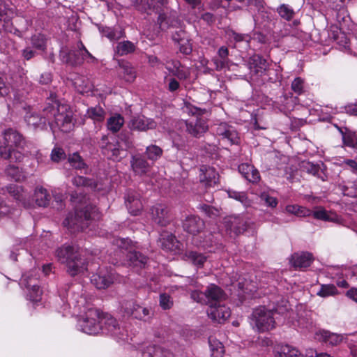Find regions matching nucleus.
Wrapping results in <instances>:
<instances>
[{
	"label": "nucleus",
	"instance_id": "obj_1",
	"mask_svg": "<svg viewBox=\"0 0 357 357\" xmlns=\"http://www.w3.org/2000/svg\"><path fill=\"white\" fill-rule=\"evenodd\" d=\"M43 116H40L37 113L29 112L24 116L28 126L33 128H43L46 122L52 126L53 123L61 131L68 132L74 126L73 113L67 105H60L54 102L47 106L43 110Z\"/></svg>",
	"mask_w": 357,
	"mask_h": 357
},
{
	"label": "nucleus",
	"instance_id": "obj_2",
	"mask_svg": "<svg viewBox=\"0 0 357 357\" xmlns=\"http://www.w3.org/2000/svg\"><path fill=\"white\" fill-rule=\"evenodd\" d=\"M167 2V0H134V5L141 13L147 15L158 13V23L160 29L164 31L170 27L176 28V30L172 33V40L175 43H181L189 37L183 29L180 20L175 15L167 17L165 14L160 13V7L165 6Z\"/></svg>",
	"mask_w": 357,
	"mask_h": 357
},
{
	"label": "nucleus",
	"instance_id": "obj_3",
	"mask_svg": "<svg viewBox=\"0 0 357 357\" xmlns=\"http://www.w3.org/2000/svg\"><path fill=\"white\" fill-rule=\"evenodd\" d=\"M55 257L66 265V271L70 276L84 273L87 270L88 262L79 248L64 244L55 250Z\"/></svg>",
	"mask_w": 357,
	"mask_h": 357
},
{
	"label": "nucleus",
	"instance_id": "obj_4",
	"mask_svg": "<svg viewBox=\"0 0 357 357\" xmlns=\"http://www.w3.org/2000/svg\"><path fill=\"white\" fill-rule=\"evenodd\" d=\"M287 305H284V310L277 307L273 310H268L264 306L255 309L251 315L250 324L259 332H265L272 330L275 326V313L283 314L287 311Z\"/></svg>",
	"mask_w": 357,
	"mask_h": 357
},
{
	"label": "nucleus",
	"instance_id": "obj_5",
	"mask_svg": "<svg viewBox=\"0 0 357 357\" xmlns=\"http://www.w3.org/2000/svg\"><path fill=\"white\" fill-rule=\"evenodd\" d=\"M98 218V209L96 207L86 206L84 210L76 207L75 213H69L63 224L71 232H76L87 227L90 220Z\"/></svg>",
	"mask_w": 357,
	"mask_h": 357
},
{
	"label": "nucleus",
	"instance_id": "obj_6",
	"mask_svg": "<svg viewBox=\"0 0 357 357\" xmlns=\"http://www.w3.org/2000/svg\"><path fill=\"white\" fill-rule=\"evenodd\" d=\"M115 245L126 252V264L130 266L143 268L147 263V257L135 250V244L129 238H119L114 241Z\"/></svg>",
	"mask_w": 357,
	"mask_h": 357
},
{
	"label": "nucleus",
	"instance_id": "obj_7",
	"mask_svg": "<svg viewBox=\"0 0 357 357\" xmlns=\"http://www.w3.org/2000/svg\"><path fill=\"white\" fill-rule=\"evenodd\" d=\"M100 324L102 325L100 333L114 336L119 340H128L126 330L121 327L118 321L109 314L100 313Z\"/></svg>",
	"mask_w": 357,
	"mask_h": 357
},
{
	"label": "nucleus",
	"instance_id": "obj_8",
	"mask_svg": "<svg viewBox=\"0 0 357 357\" xmlns=\"http://www.w3.org/2000/svg\"><path fill=\"white\" fill-rule=\"evenodd\" d=\"M100 312L97 309H89L84 317L78 321L79 328L89 335L100 333L102 325L100 324Z\"/></svg>",
	"mask_w": 357,
	"mask_h": 357
},
{
	"label": "nucleus",
	"instance_id": "obj_9",
	"mask_svg": "<svg viewBox=\"0 0 357 357\" xmlns=\"http://www.w3.org/2000/svg\"><path fill=\"white\" fill-rule=\"evenodd\" d=\"M63 61L71 65H81L83 61L89 58L92 62L96 61V59L86 50L82 41L77 44L76 50H71L68 52H62L61 54Z\"/></svg>",
	"mask_w": 357,
	"mask_h": 357
},
{
	"label": "nucleus",
	"instance_id": "obj_10",
	"mask_svg": "<svg viewBox=\"0 0 357 357\" xmlns=\"http://www.w3.org/2000/svg\"><path fill=\"white\" fill-rule=\"evenodd\" d=\"M38 283L36 270L23 275L20 280L21 285H24L29 290V299L34 302L39 301L42 294Z\"/></svg>",
	"mask_w": 357,
	"mask_h": 357
},
{
	"label": "nucleus",
	"instance_id": "obj_11",
	"mask_svg": "<svg viewBox=\"0 0 357 357\" xmlns=\"http://www.w3.org/2000/svg\"><path fill=\"white\" fill-rule=\"evenodd\" d=\"M116 280L115 272L112 268H101L91 276V283L99 289L109 287Z\"/></svg>",
	"mask_w": 357,
	"mask_h": 357
},
{
	"label": "nucleus",
	"instance_id": "obj_12",
	"mask_svg": "<svg viewBox=\"0 0 357 357\" xmlns=\"http://www.w3.org/2000/svg\"><path fill=\"white\" fill-rule=\"evenodd\" d=\"M1 137L2 140L0 139V142L3 146H7L8 148L24 149L26 144L22 135L17 130L11 128L5 129L2 132Z\"/></svg>",
	"mask_w": 357,
	"mask_h": 357
},
{
	"label": "nucleus",
	"instance_id": "obj_13",
	"mask_svg": "<svg viewBox=\"0 0 357 357\" xmlns=\"http://www.w3.org/2000/svg\"><path fill=\"white\" fill-rule=\"evenodd\" d=\"M180 128L185 126L186 132L192 137L199 138L205 133L208 126L206 120L203 118H197L195 121H181L178 122Z\"/></svg>",
	"mask_w": 357,
	"mask_h": 357
},
{
	"label": "nucleus",
	"instance_id": "obj_14",
	"mask_svg": "<svg viewBox=\"0 0 357 357\" xmlns=\"http://www.w3.org/2000/svg\"><path fill=\"white\" fill-rule=\"evenodd\" d=\"M153 222L160 227H165L172 220V215L167 206L162 204H157L151 208Z\"/></svg>",
	"mask_w": 357,
	"mask_h": 357
},
{
	"label": "nucleus",
	"instance_id": "obj_15",
	"mask_svg": "<svg viewBox=\"0 0 357 357\" xmlns=\"http://www.w3.org/2000/svg\"><path fill=\"white\" fill-rule=\"evenodd\" d=\"M205 295L206 305L208 307L220 304L227 298L225 291L220 287L214 284H211L206 287Z\"/></svg>",
	"mask_w": 357,
	"mask_h": 357
},
{
	"label": "nucleus",
	"instance_id": "obj_16",
	"mask_svg": "<svg viewBox=\"0 0 357 357\" xmlns=\"http://www.w3.org/2000/svg\"><path fill=\"white\" fill-rule=\"evenodd\" d=\"M207 314L208 317L213 321L221 324L231 316V310L225 304L220 303L209 307Z\"/></svg>",
	"mask_w": 357,
	"mask_h": 357
},
{
	"label": "nucleus",
	"instance_id": "obj_17",
	"mask_svg": "<svg viewBox=\"0 0 357 357\" xmlns=\"http://www.w3.org/2000/svg\"><path fill=\"white\" fill-rule=\"evenodd\" d=\"M225 225L229 234L238 235L247 229V224L243 218L238 216H229L225 219Z\"/></svg>",
	"mask_w": 357,
	"mask_h": 357
},
{
	"label": "nucleus",
	"instance_id": "obj_18",
	"mask_svg": "<svg viewBox=\"0 0 357 357\" xmlns=\"http://www.w3.org/2000/svg\"><path fill=\"white\" fill-rule=\"evenodd\" d=\"M102 153L109 160L120 161L126 156V150L123 149L120 144L116 143H107L102 147Z\"/></svg>",
	"mask_w": 357,
	"mask_h": 357
},
{
	"label": "nucleus",
	"instance_id": "obj_19",
	"mask_svg": "<svg viewBox=\"0 0 357 357\" xmlns=\"http://www.w3.org/2000/svg\"><path fill=\"white\" fill-rule=\"evenodd\" d=\"M204 222L198 216L190 215L183 221V228L188 234L196 235L204 228Z\"/></svg>",
	"mask_w": 357,
	"mask_h": 357
},
{
	"label": "nucleus",
	"instance_id": "obj_20",
	"mask_svg": "<svg viewBox=\"0 0 357 357\" xmlns=\"http://www.w3.org/2000/svg\"><path fill=\"white\" fill-rule=\"evenodd\" d=\"M199 172V181L206 187H212L218 183L219 176L214 167L202 166Z\"/></svg>",
	"mask_w": 357,
	"mask_h": 357
},
{
	"label": "nucleus",
	"instance_id": "obj_21",
	"mask_svg": "<svg viewBox=\"0 0 357 357\" xmlns=\"http://www.w3.org/2000/svg\"><path fill=\"white\" fill-rule=\"evenodd\" d=\"M216 133L222 139L227 140L231 144L238 143L239 137L237 131L234 127L226 123H221L218 126Z\"/></svg>",
	"mask_w": 357,
	"mask_h": 357
},
{
	"label": "nucleus",
	"instance_id": "obj_22",
	"mask_svg": "<svg viewBox=\"0 0 357 357\" xmlns=\"http://www.w3.org/2000/svg\"><path fill=\"white\" fill-rule=\"evenodd\" d=\"M125 202L129 213L137 215L143 208L139 195L134 191H128L125 197Z\"/></svg>",
	"mask_w": 357,
	"mask_h": 357
},
{
	"label": "nucleus",
	"instance_id": "obj_23",
	"mask_svg": "<svg viewBox=\"0 0 357 357\" xmlns=\"http://www.w3.org/2000/svg\"><path fill=\"white\" fill-rule=\"evenodd\" d=\"M157 126L156 122L144 116L134 117L129 123V126L132 130L146 131L149 129H154Z\"/></svg>",
	"mask_w": 357,
	"mask_h": 357
},
{
	"label": "nucleus",
	"instance_id": "obj_24",
	"mask_svg": "<svg viewBox=\"0 0 357 357\" xmlns=\"http://www.w3.org/2000/svg\"><path fill=\"white\" fill-rule=\"evenodd\" d=\"M313 261L312 255L310 252H302L294 253L290 259V264L295 268H305L310 266Z\"/></svg>",
	"mask_w": 357,
	"mask_h": 357
},
{
	"label": "nucleus",
	"instance_id": "obj_25",
	"mask_svg": "<svg viewBox=\"0 0 357 357\" xmlns=\"http://www.w3.org/2000/svg\"><path fill=\"white\" fill-rule=\"evenodd\" d=\"M293 319L292 324L294 326L308 330L313 326L312 312L310 311L299 310L295 317H293Z\"/></svg>",
	"mask_w": 357,
	"mask_h": 357
},
{
	"label": "nucleus",
	"instance_id": "obj_26",
	"mask_svg": "<svg viewBox=\"0 0 357 357\" xmlns=\"http://www.w3.org/2000/svg\"><path fill=\"white\" fill-rule=\"evenodd\" d=\"M22 149L15 147L8 148L7 146H3L0 142V157L3 159H10L14 162H21L24 157V154L21 151Z\"/></svg>",
	"mask_w": 357,
	"mask_h": 357
},
{
	"label": "nucleus",
	"instance_id": "obj_27",
	"mask_svg": "<svg viewBox=\"0 0 357 357\" xmlns=\"http://www.w3.org/2000/svg\"><path fill=\"white\" fill-rule=\"evenodd\" d=\"M238 172L248 181L257 183L260 178L259 171L252 165L243 163L238 166Z\"/></svg>",
	"mask_w": 357,
	"mask_h": 357
},
{
	"label": "nucleus",
	"instance_id": "obj_28",
	"mask_svg": "<svg viewBox=\"0 0 357 357\" xmlns=\"http://www.w3.org/2000/svg\"><path fill=\"white\" fill-rule=\"evenodd\" d=\"M268 66L266 60L259 55H254L249 61V68L256 75H262L266 70Z\"/></svg>",
	"mask_w": 357,
	"mask_h": 357
},
{
	"label": "nucleus",
	"instance_id": "obj_29",
	"mask_svg": "<svg viewBox=\"0 0 357 357\" xmlns=\"http://www.w3.org/2000/svg\"><path fill=\"white\" fill-rule=\"evenodd\" d=\"M301 168L303 172L317 176L323 181H327L328 179L327 174L319 165L314 164L311 162H303Z\"/></svg>",
	"mask_w": 357,
	"mask_h": 357
},
{
	"label": "nucleus",
	"instance_id": "obj_30",
	"mask_svg": "<svg viewBox=\"0 0 357 357\" xmlns=\"http://www.w3.org/2000/svg\"><path fill=\"white\" fill-rule=\"evenodd\" d=\"M160 241L164 250L176 252L181 249L180 242L172 234H162Z\"/></svg>",
	"mask_w": 357,
	"mask_h": 357
},
{
	"label": "nucleus",
	"instance_id": "obj_31",
	"mask_svg": "<svg viewBox=\"0 0 357 357\" xmlns=\"http://www.w3.org/2000/svg\"><path fill=\"white\" fill-rule=\"evenodd\" d=\"M8 192L16 200H18L22 204L25 208H29L31 204L29 202H26V194L24 192L23 189L17 185H10L7 187Z\"/></svg>",
	"mask_w": 357,
	"mask_h": 357
},
{
	"label": "nucleus",
	"instance_id": "obj_32",
	"mask_svg": "<svg viewBox=\"0 0 357 357\" xmlns=\"http://www.w3.org/2000/svg\"><path fill=\"white\" fill-rule=\"evenodd\" d=\"M218 55L219 58L215 57L213 59L216 70H221L222 69L228 67V48L225 46L220 47L218 51Z\"/></svg>",
	"mask_w": 357,
	"mask_h": 357
},
{
	"label": "nucleus",
	"instance_id": "obj_33",
	"mask_svg": "<svg viewBox=\"0 0 357 357\" xmlns=\"http://www.w3.org/2000/svg\"><path fill=\"white\" fill-rule=\"evenodd\" d=\"M99 30L104 36L110 40H117L124 36V31L120 26L114 28L102 26L99 27Z\"/></svg>",
	"mask_w": 357,
	"mask_h": 357
},
{
	"label": "nucleus",
	"instance_id": "obj_34",
	"mask_svg": "<svg viewBox=\"0 0 357 357\" xmlns=\"http://www.w3.org/2000/svg\"><path fill=\"white\" fill-rule=\"evenodd\" d=\"M123 124L124 119L119 114H115L111 116L107 121V128L113 133L119 131Z\"/></svg>",
	"mask_w": 357,
	"mask_h": 357
},
{
	"label": "nucleus",
	"instance_id": "obj_35",
	"mask_svg": "<svg viewBox=\"0 0 357 357\" xmlns=\"http://www.w3.org/2000/svg\"><path fill=\"white\" fill-rule=\"evenodd\" d=\"M277 354V357H305L296 348L289 344L279 346Z\"/></svg>",
	"mask_w": 357,
	"mask_h": 357
},
{
	"label": "nucleus",
	"instance_id": "obj_36",
	"mask_svg": "<svg viewBox=\"0 0 357 357\" xmlns=\"http://www.w3.org/2000/svg\"><path fill=\"white\" fill-rule=\"evenodd\" d=\"M34 199L38 206L45 207L50 202V196L47 194L46 189L43 187H37L34 192Z\"/></svg>",
	"mask_w": 357,
	"mask_h": 357
},
{
	"label": "nucleus",
	"instance_id": "obj_37",
	"mask_svg": "<svg viewBox=\"0 0 357 357\" xmlns=\"http://www.w3.org/2000/svg\"><path fill=\"white\" fill-rule=\"evenodd\" d=\"M209 347L211 357H222L225 354L224 347L219 340L210 337L208 338Z\"/></svg>",
	"mask_w": 357,
	"mask_h": 357
},
{
	"label": "nucleus",
	"instance_id": "obj_38",
	"mask_svg": "<svg viewBox=\"0 0 357 357\" xmlns=\"http://www.w3.org/2000/svg\"><path fill=\"white\" fill-rule=\"evenodd\" d=\"M313 217L317 220L324 221L334 222L337 220L335 213L327 211L322 207H317L314 211H312Z\"/></svg>",
	"mask_w": 357,
	"mask_h": 357
},
{
	"label": "nucleus",
	"instance_id": "obj_39",
	"mask_svg": "<svg viewBox=\"0 0 357 357\" xmlns=\"http://www.w3.org/2000/svg\"><path fill=\"white\" fill-rule=\"evenodd\" d=\"M120 73L123 75L126 82H132L135 79V71L130 64L126 61L119 63Z\"/></svg>",
	"mask_w": 357,
	"mask_h": 357
},
{
	"label": "nucleus",
	"instance_id": "obj_40",
	"mask_svg": "<svg viewBox=\"0 0 357 357\" xmlns=\"http://www.w3.org/2000/svg\"><path fill=\"white\" fill-rule=\"evenodd\" d=\"M131 166L136 174H142L146 172L149 167V164L144 158L135 156L132 157Z\"/></svg>",
	"mask_w": 357,
	"mask_h": 357
},
{
	"label": "nucleus",
	"instance_id": "obj_41",
	"mask_svg": "<svg viewBox=\"0 0 357 357\" xmlns=\"http://www.w3.org/2000/svg\"><path fill=\"white\" fill-rule=\"evenodd\" d=\"M188 261L197 266H202L206 261L207 257L196 251H189L185 253Z\"/></svg>",
	"mask_w": 357,
	"mask_h": 357
},
{
	"label": "nucleus",
	"instance_id": "obj_42",
	"mask_svg": "<svg viewBox=\"0 0 357 357\" xmlns=\"http://www.w3.org/2000/svg\"><path fill=\"white\" fill-rule=\"evenodd\" d=\"M320 335L323 341L331 345H337L343 340L341 335L331 333L328 331H320Z\"/></svg>",
	"mask_w": 357,
	"mask_h": 357
},
{
	"label": "nucleus",
	"instance_id": "obj_43",
	"mask_svg": "<svg viewBox=\"0 0 357 357\" xmlns=\"http://www.w3.org/2000/svg\"><path fill=\"white\" fill-rule=\"evenodd\" d=\"M286 211L298 217H308L312 215V211L304 206L298 205H288L286 206Z\"/></svg>",
	"mask_w": 357,
	"mask_h": 357
},
{
	"label": "nucleus",
	"instance_id": "obj_44",
	"mask_svg": "<svg viewBox=\"0 0 357 357\" xmlns=\"http://www.w3.org/2000/svg\"><path fill=\"white\" fill-rule=\"evenodd\" d=\"M143 357H168L162 348L156 345H150L142 353Z\"/></svg>",
	"mask_w": 357,
	"mask_h": 357
},
{
	"label": "nucleus",
	"instance_id": "obj_45",
	"mask_svg": "<svg viewBox=\"0 0 357 357\" xmlns=\"http://www.w3.org/2000/svg\"><path fill=\"white\" fill-rule=\"evenodd\" d=\"M86 116L95 122H101L105 117V112L99 106L90 107L87 109Z\"/></svg>",
	"mask_w": 357,
	"mask_h": 357
},
{
	"label": "nucleus",
	"instance_id": "obj_46",
	"mask_svg": "<svg viewBox=\"0 0 357 357\" xmlns=\"http://www.w3.org/2000/svg\"><path fill=\"white\" fill-rule=\"evenodd\" d=\"M342 136L343 144L345 146H348L352 149L357 148V136L355 133L351 132H344L340 129Z\"/></svg>",
	"mask_w": 357,
	"mask_h": 357
},
{
	"label": "nucleus",
	"instance_id": "obj_47",
	"mask_svg": "<svg viewBox=\"0 0 357 357\" xmlns=\"http://www.w3.org/2000/svg\"><path fill=\"white\" fill-rule=\"evenodd\" d=\"M32 46L38 50L44 51L46 49L47 38L42 33H36L31 36Z\"/></svg>",
	"mask_w": 357,
	"mask_h": 357
},
{
	"label": "nucleus",
	"instance_id": "obj_48",
	"mask_svg": "<svg viewBox=\"0 0 357 357\" xmlns=\"http://www.w3.org/2000/svg\"><path fill=\"white\" fill-rule=\"evenodd\" d=\"M338 294V290L334 284H321L317 295L321 297L335 296Z\"/></svg>",
	"mask_w": 357,
	"mask_h": 357
},
{
	"label": "nucleus",
	"instance_id": "obj_49",
	"mask_svg": "<svg viewBox=\"0 0 357 357\" xmlns=\"http://www.w3.org/2000/svg\"><path fill=\"white\" fill-rule=\"evenodd\" d=\"M277 11L282 18L287 21L291 20L295 15L294 9L287 4L280 5L278 8Z\"/></svg>",
	"mask_w": 357,
	"mask_h": 357
},
{
	"label": "nucleus",
	"instance_id": "obj_50",
	"mask_svg": "<svg viewBox=\"0 0 357 357\" xmlns=\"http://www.w3.org/2000/svg\"><path fill=\"white\" fill-rule=\"evenodd\" d=\"M197 208L210 218H215L220 215V211L206 204H199Z\"/></svg>",
	"mask_w": 357,
	"mask_h": 357
},
{
	"label": "nucleus",
	"instance_id": "obj_51",
	"mask_svg": "<svg viewBox=\"0 0 357 357\" xmlns=\"http://www.w3.org/2000/svg\"><path fill=\"white\" fill-rule=\"evenodd\" d=\"M68 160L70 165L75 169H82L86 167V164L77 153L69 155Z\"/></svg>",
	"mask_w": 357,
	"mask_h": 357
},
{
	"label": "nucleus",
	"instance_id": "obj_52",
	"mask_svg": "<svg viewBox=\"0 0 357 357\" xmlns=\"http://www.w3.org/2000/svg\"><path fill=\"white\" fill-rule=\"evenodd\" d=\"M226 33L229 40H233L236 43L242 41L249 43L251 39L250 35L245 33H238L231 29L227 31Z\"/></svg>",
	"mask_w": 357,
	"mask_h": 357
},
{
	"label": "nucleus",
	"instance_id": "obj_53",
	"mask_svg": "<svg viewBox=\"0 0 357 357\" xmlns=\"http://www.w3.org/2000/svg\"><path fill=\"white\" fill-rule=\"evenodd\" d=\"M116 50L119 55H125L132 52L135 50V46L130 41H123L117 45Z\"/></svg>",
	"mask_w": 357,
	"mask_h": 357
},
{
	"label": "nucleus",
	"instance_id": "obj_54",
	"mask_svg": "<svg viewBox=\"0 0 357 357\" xmlns=\"http://www.w3.org/2000/svg\"><path fill=\"white\" fill-rule=\"evenodd\" d=\"M162 150L156 145H151L146 148V154L147 158L152 160L155 161L162 155Z\"/></svg>",
	"mask_w": 357,
	"mask_h": 357
},
{
	"label": "nucleus",
	"instance_id": "obj_55",
	"mask_svg": "<svg viewBox=\"0 0 357 357\" xmlns=\"http://www.w3.org/2000/svg\"><path fill=\"white\" fill-rule=\"evenodd\" d=\"M6 173L16 181H20L24 178V176L19 167L13 165L8 166L6 169Z\"/></svg>",
	"mask_w": 357,
	"mask_h": 357
},
{
	"label": "nucleus",
	"instance_id": "obj_56",
	"mask_svg": "<svg viewBox=\"0 0 357 357\" xmlns=\"http://www.w3.org/2000/svg\"><path fill=\"white\" fill-rule=\"evenodd\" d=\"M73 183L76 186H88L91 188H96V185L93 180L81 176H75L73 179Z\"/></svg>",
	"mask_w": 357,
	"mask_h": 357
},
{
	"label": "nucleus",
	"instance_id": "obj_57",
	"mask_svg": "<svg viewBox=\"0 0 357 357\" xmlns=\"http://www.w3.org/2000/svg\"><path fill=\"white\" fill-rule=\"evenodd\" d=\"M137 304L134 301H124L121 304V310L126 316H132Z\"/></svg>",
	"mask_w": 357,
	"mask_h": 357
},
{
	"label": "nucleus",
	"instance_id": "obj_58",
	"mask_svg": "<svg viewBox=\"0 0 357 357\" xmlns=\"http://www.w3.org/2000/svg\"><path fill=\"white\" fill-rule=\"evenodd\" d=\"M150 315H151V310L150 309L140 306L138 305L135 311L133 313L132 317L137 319L146 320V319H149L150 317Z\"/></svg>",
	"mask_w": 357,
	"mask_h": 357
},
{
	"label": "nucleus",
	"instance_id": "obj_59",
	"mask_svg": "<svg viewBox=\"0 0 357 357\" xmlns=\"http://www.w3.org/2000/svg\"><path fill=\"white\" fill-rule=\"evenodd\" d=\"M333 38L334 40H335L337 43L342 46L343 48L346 49L349 47V40L347 38L346 35L340 31H337L336 33L333 32Z\"/></svg>",
	"mask_w": 357,
	"mask_h": 357
},
{
	"label": "nucleus",
	"instance_id": "obj_60",
	"mask_svg": "<svg viewBox=\"0 0 357 357\" xmlns=\"http://www.w3.org/2000/svg\"><path fill=\"white\" fill-rule=\"evenodd\" d=\"M292 91L298 95L302 94L305 91L304 80L301 77H296L291 83Z\"/></svg>",
	"mask_w": 357,
	"mask_h": 357
},
{
	"label": "nucleus",
	"instance_id": "obj_61",
	"mask_svg": "<svg viewBox=\"0 0 357 357\" xmlns=\"http://www.w3.org/2000/svg\"><path fill=\"white\" fill-rule=\"evenodd\" d=\"M66 153L62 148L54 147L51 153V159L52 161L58 162L66 158Z\"/></svg>",
	"mask_w": 357,
	"mask_h": 357
},
{
	"label": "nucleus",
	"instance_id": "obj_62",
	"mask_svg": "<svg viewBox=\"0 0 357 357\" xmlns=\"http://www.w3.org/2000/svg\"><path fill=\"white\" fill-rule=\"evenodd\" d=\"M160 305L163 310L170 309L173 305V301L169 295L164 293L160 295Z\"/></svg>",
	"mask_w": 357,
	"mask_h": 357
},
{
	"label": "nucleus",
	"instance_id": "obj_63",
	"mask_svg": "<svg viewBox=\"0 0 357 357\" xmlns=\"http://www.w3.org/2000/svg\"><path fill=\"white\" fill-rule=\"evenodd\" d=\"M228 195L229 197L235 199L243 204H246L248 202V197L245 192H236L234 190H228Z\"/></svg>",
	"mask_w": 357,
	"mask_h": 357
},
{
	"label": "nucleus",
	"instance_id": "obj_64",
	"mask_svg": "<svg viewBox=\"0 0 357 357\" xmlns=\"http://www.w3.org/2000/svg\"><path fill=\"white\" fill-rule=\"evenodd\" d=\"M178 44L179 45V51L182 54L189 55L192 52V47L189 38L181 43H178Z\"/></svg>",
	"mask_w": 357,
	"mask_h": 357
}]
</instances>
